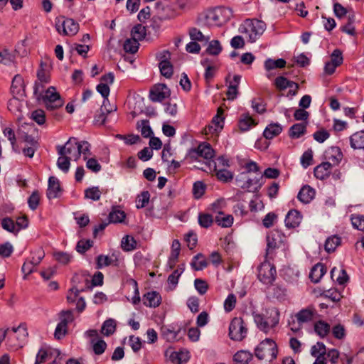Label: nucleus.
<instances>
[{
  "mask_svg": "<svg viewBox=\"0 0 364 364\" xmlns=\"http://www.w3.org/2000/svg\"><path fill=\"white\" fill-rule=\"evenodd\" d=\"M137 241L132 235H127L121 240V248L124 252H131L136 249Z\"/></svg>",
  "mask_w": 364,
  "mask_h": 364,
  "instance_id": "nucleus-43",
  "label": "nucleus"
},
{
  "mask_svg": "<svg viewBox=\"0 0 364 364\" xmlns=\"http://www.w3.org/2000/svg\"><path fill=\"white\" fill-rule=\"evenodd\" d=\"M282 132V127L278 123H272L269 124L263 132V136L269 139L277 136Z\"/></svg>",
  "mask_w": 364,
  "mask_h": 364,
  "instance_id": "nucleus-41",
  "label": "nucleus"
},
{
  "mask_svg": "<svg viewBox=\"0 0 364 364\" xmlns=\"http://www.w3.org/2000/svg\"><path fill=\"white\" fill-rule=\"evenodd\" d=\"M53 256L55 261L63 265L68 264L73 258L71 255L62 251L53 252Z\"/></svg>",
  "mask_w": 364,
  "mask_h": 364,
  "instance_id": "nucleus-53",
  "label": "nucleus"
},
{
  "mask_svg": "<svg viewBox=\"0 0 364 364\" xmlns=\"http://www.w3.org/2000/svg\"><path fill=\"white\" fill-rule=\"evenodd\" d=\"M279 354V348L276 341L272 338H265L255 349L256 358L264 364H274Z\"/></svg>",
  "mask_w": 364,
  "mask_h": 364,
  "instance_id": "nucleus-7",
  "label": "nucleus"
},
{
  "mask_svg": "<svg viewBox=\"0 0 364 364\" xmlns=\"http://www.w3.org/2000/svg\"><path fill=\"white\" fill-rule=\"evenodd\" d=\"M161 74L166 78H171L173 74V67L171 62H159Z\"/></svg>",
  "mask_w": 364,
  "mask_h": 364,
  "instance_id": "nucleus-55",
  "label": "nucleus"
},
{
  "mask_svg": "<svg viewBox=\"0 0 364 364\" xmlns=\"http://www.w3.org/2000/svg\"><path fill=\"white\" fill-rule=\"evenodd\" d=\"M274 85L277 90L282 92L289 87L287 96H294L298 93L299 85L298 83L289 80L284 76H278L274 81Z\"/></svg>",
  "mask_w": 364,
  "mask_h": 364,
  "instance_id": "nucleus-16",
  "label": "nucleus"
},
{
  "mask_svg": "<svg viewBox=\"0 0 364 364\" xmlns=\"http://www.w3.org/2000/svg\"><path fill=\"white\" fill-rule=\"evenodd\" d=\"M333 167L327 162L322 161L314 168V175L316 179L325 181L331 175Z\"/></svg>",
  "mask_w": 364,
  "mask_h": 364,
  "instance_id": "nucleus-22",
  "label": "nucleus"
},
{
  "mask_svg": "<svg viewBox=\"0 0 364 364\" xmlns=\"http://www.w3.org/2000/svg\"><path fill=\"white\" fill-rule=\"evenodd\" d=\"M137 129L141 128V134L143 137L148 138L151 136L153 132L149 124V120L144 119L138 122L136 124Z\"/></svg>",
  "mask_w": 364,
  "mask_h": 364,
  "instance_id": "nucleus-62",
  "label": "nucleus"
},
{
  "mask_svg": "<svg viewBox=\"0 0 364 364\" xmlns=\"http://www.w3.org/2000/svg\"><path fill=\"white\" fill-rule=\"evenodd\" d=\"M215 157V151L213 146L206 141L200 142L196 147L188 149L185 159L189 163L197 162L210 167Z\"/></svg>",
  "mask_w": 364,
  "mask_h": 364,
  "instance_id": "nucleus-3",
  "label": "nucleus"
},
{
  "mask_svg": "<svg viewBox=\"0 0 364 364\" xmlns=\"http://www.w3.org/2000/svg\"><path fill=\"white\" fill-rule=\"evenodd\" d=\"M327 268L325 264L318 262L311 269L309 279L314 283H318L322 277L326 273Z\"/></svg>",
  "mask_w": 364,
  "mask_h": 364,
  "instance_id": "nucleus-32",
  "label": "nucleus"
},
{
  "mask_svg": "<svg viewBox=\"0 0 364 364\" xmlns=\"http://www.w3.org/2000/svg\"><path fill=\"white\" fill-rule=\"evenodd\" d=\"M269 259H266L257 267V279L269 289L277 278V272L275 266L272 264Z\"/></svg>",
  "mask_w": 364,
  "mask_h": 364,
  "instance_id": "nucleus-8",
  "label": "nucleus"
},
{
  "mask_svg": "<svg viewBox=\"0 0 364 364\" xmlns=\"http://www.w3.org/2000/svg\"><path fill=\"white\" fill-rule=\"evenodd\" d=\"M1 227L3 228V229H4L5 230H6L9 232H12V233H15V234H16L18 232L16 225H15L14 220L9 217H6V218H2L1 220Z\"/></svg>",
  "mask_w": 364,
  "mask_h": 364,
  "instance_id": "nucleus-61",
  "label": "nucleus"
},
{
  "mask_svg": "<svg viewBox=\"0 0 364 364\" xmlns=\"http://www.w3.org/2000/svg\"><path fill=\"white\" fill-rule=\"evenodd\" d=\"M139 43L134 38L127 39L124 43V50L126 53L134 54L138 51Z\"/></svg>",
  "mask_w": 364,
  "mask_h": 364,
  "instance_id": "nucleus-56",
  "label": "nucleus"
},
{
  "mask_svg": "<svg viewBox=\"0 0 364 364\" xmlns=\"http://www.w3.org/2000/svg\"><path fill=\"white\" fill-rule=\"evenodd\" d=\"M181 245L178 240H173L171 245V255L168 258V264L171 269L174 268L181 254Z\"/></svg>",
  "mask_w": 364,
  "mask_h": 364,
  "instance_id": "nucleus-31",
  "label": "nucleus"
},
{
  "mask_svg": "<svg viewBox=\"0 0 364 364\" xmlns=\"http://www.w3.org/2000/svg\"><path fill=\"white\" fill-rule=\"evenodd\" d=\"M197 0H162L156 4L164 19L173 18L181 14L187 7L196 3Z\"/></svg>",
  "mask_w": 364,
  "mask_h": 364,
  "instance_id": "nucleus-5",
  "label": "nucleus"
},
{
  "mask_svg": "<svg viewBox=\"0 0 364 364\" xmlns=\"http://www.w3.org/2000/svg\"><path fill=\"white\" fill-rule=\"evenodd\" d=\"M252 354L247 350H239L233 355L234 364H249L252 360Z\"/></svg>",
  "mask_w": 364,
  "mask_h": 364,
  "instance_id": "nucleus-42",
  "label": "nucleus"
},
{
  "mask_svg": "<svg viewBox=\"0 0 364 364\" xmlns=\"http://www.w3.org/2000/svg\"><path fill=\"white\" fill-rule=\"evenodd\" d=\"M308 122H301L293 124L289 130V136L291 139H298L306 133Z\"/></svg>",
  "mask_w": 364,
  "mask_h": 364,
  "instance_id": "nucleus-34",
  "label": "nucleus"
},
{
  "mask_svg": "<svg viewBox=\"0 0 364 364\" xmlns=\"http://www.w3.org/2000/svg\"><path fill=\"white\" fill-rule=\"evenodd\" d=\"M80 291L76 287H73L68 291L66 299L70 304L76 303V310L78 313H82L85 307L86 304L84 299L79 296Z\"/></svg>",
  "mask_w": 364,
  "mask_h": 364,
  "instance_id": "nucleus-20",
  "label": "nucleus"
},
{
  "mask_svg": "<svg viewBox=\"0 0 364 364\" xmlns=\"http://www.w3.org/2000/svg\"><path fill=\"white\" fill-rule=\"evenodd\" d=\"M286 64L285 60L282 58L277 60L268 59L264 62V67L267 70H271L275 68H284Z\"/></svg>",
  "mask_w": 364,
  "mask_h": 364,
  "instance_id": "nucleus-51",
  "label": "nucleus"
},
{
  "mask_svg": "<svg viewBox=\"0 0 364 364\" xmlns=\"http://www.w3.org/2000/svg\"><path fill=\"white\" fill-rule=\"evenodd\" d=\"M96 269H102L103 267L107 266H119V259L117 255L112 254L111 257L107 255H100L96 259Z\"/></svg>",
  "mask_w": 364,
  "mask_h": 364,
  "instance_id": "nucleus-25",
  "label": "nucleus"
},
{
  "mask_svg": "<svg viewBox=\"0 0 364 364\" xmlns=\"http://www.w3.org/2000/svg\"><path fill=\"white\" fill-rule=\"evenodd\" d=\"M350 146L354 149H364V131L356 132L350 137Z\"/></svg>",
  "mask_w": 364,
  "mask_h": 364,
  "instance_id": "nucleus-40",
  "label": "nucleus"
},
{
  "mask_svg": "<svg viewBox=\"0 0 364 364\" xmlns=\"http://www.w3.org/2000/svg\"><path fill=\"white\" fill-rule=\"evenodd\" d=\"M220 209V203L218 201L211 204L210 210L216 213L215 217V223L220 227L223 228H230L234 222V218L230 214H226Z\"/></svg>",
  "mask_w": 364,
  "mask_h": 364,
  "instance_id": "nucleus-14",
  "label": "nucleus"
},
{
  "mask_svg": "<svg viewBox=\"0 0 364 364\" xmlns=\"http://www.w3.org/2000/svg\"><path fill=\"white\" fill-rule=\"evenodd\" d=\"M55 28L60 35L73 36L78 32L80 26L73 18L60 16L56 18Z\"/></svg>",
  "mask_w": 364,
  "mask_h": 364,
  "instance_id": "nucleus-12",
  "label": "nucleus"
},
{
  "mask_svg": "<svg viewBox=\"0 0 364 364\" xmlns=\"http://www.w3.org/2000/svg\"><path fill=\"white\" fill-rule=\"evenodd\" d=\"M321 296L328 299L333 302H338L343 297L341 293L335 288L324 291L321 294Z\"/></svg>",
  "mask_w": 364,
  "mask_h": 364,
  "instance_id": "nucleus-50",
  "label": "nucleus"
},
{
  "mask_svg": "<svg viewBox=\"0 0 364 364\" xmlns=\"http://www.w3.org/2000/svg\"><path fill=\"white\" fill-rule=\"evenodd\" d=\"M267 242L265 258L273 259L275 250L287 243L286 236L281 230H274L267 235Z\"/></svg>",
  "mask_w": 364,
  "mask_h": 364,
  "instance_id": "nucleus-10",
  "label": "nucleus"
},
{
  "mask_svg": "<svg viewBox=\"0 0 364 364\" xmlns=\"http://www.w3.org/2000/svg\"><path fill=\"white\" fill-rule=\"evenodd\" d=\"M198 222L202 228L208 229L214 224L215 217L211 213L200 212L198 216Z\"/></svg>",
  "mask_w": 364,
  "mask_h": 364,
  "instance_id": "nucleus-38",
  "label": "nucleus"
},
{
  "mask_svg": "<svg viewBox=\"0 0 364 364\" xmlns=\"http://www.w3.org/2000/svg\"><path fill=\"white\" fill-rule=\"evenodd\" d=\"M341 149L337 146H332L328 148L323 154V161L327 162L333 166H338L343 159Z\"/></svg>",
  "mask_w": 364,
  "mask_h": 364,
  "instance_id": "nucleus-17",
  "label": "nucleus"
},
{
  "mask_svg": "<svg viewBox=\"0 0 364 364\" xmlns=\"http://www.w3.org/2000/svg\"><path fill=\"white\" fill-rule=\"evenodd\" d=\"M59 157L57 161L58 168L67 172L70 168V161H77L81 154L85 156L90 152V144L86 141L79 142L77 138L70 137L68 141L61 146L57 147Z\"/></svg>",
  "mask_w": 364,
  "mask_h": 364,
  "instance_id": "nucleus-1",
  "label": "nucleus"
},
{
  "mask_svg": "<svg viewBox=\"0 0 364 364\" xmlns=\"http://www.w3.org/2000/svg\"><path fill=\"white\" fill-rule=\"evenodd\" d=\"M165 355L168 357L170 362L173 364H185L190 359V353L187 350L173 351L170 348L166 350Z\"/></svg>",
  "mask_w": 364,
  "mask_h": 364,
  "instance_id": "nucleus-18",
  "label": "nucleus"
},
{
  "mask_svg": "<svg viewBox=\"0 0 364 364\" xmlns=\"http://www.w3.org/2000/svg\"><path fill=\"white\" fill-rule=\"evenodd\" d=\"M343 58L339 49H335L331 55V60L325 64L324 70L328 75L334 73L336 68L343 64Z\"/></svg>",
  "mask_w": 364,
  "mask_h": 364,
  "instance_id": "nucleus-19",
  "label": "nucleus"
},
{
  "mask_svg": "<svg viewBox=\"0 0 364 364\" xmlns=\"http://www.w3.org/2000/svg\"><path fill=\"white\" fill-rule=\"evenodd\" d=\"M191 265L195 271H200L208 266V261L204 255L198 253L193 257Z\"/></svg>",
  "mask_w": 364,
  "mask_h": 364,
  "instance_id": "nucleus-39",
  "label": "nucleus"
},
{
  "mask_svg": "<svg viewBox=\"0 0 364 364\" xmlns=\"http://www.w3.org/2000/svg\"><path fill=\"white\" fill-rule=\"evenodd\" d=\"M171 96V90L164 83H156L149 90V97L153 102H162Z\"/></svg>",
  "mask_w": 364,
  "mask_h": 364,
  "instance_id": "nucleus-15",
  "label": "nucleus"
},
{
  "mask_svg": "<svg viewBox=\"0 0 364 364\" xmlns=\"http://www.w3.org/2000/svg\"><path fill=\"white\" fill-rule=\"evenodd\" d=\"M240 79V75H235L233 76L232 80L230 81L226 91V96L228 100H233L237 97Z\"/></svg>",
  "mask_w": 364,
  "mask_h": 364,
  "instance_id": "nucleus-30",
  "label": "nucleus"
},
{
  "mask_svg": "<svg viewBox=\"0 0 364 364\" xmlns=\"http://www.w3.org/2000/svg\"><path fill=\"white\" fill-rule=\"evenodd\" d=\"M109 223H122L125 222L127 214L119 205L112 206V210L108 215Z\"/></svg>",
  "mask_w": 364,
  "mask_h": 364,
  "instance_id": "nucleus-28",
  "label": "nucleus"
},
{
  "mask_svg": "<svg viewBox=\"0 0 364 364\" xmlns=\"http://www.w3.org/2000/svg\"><path fill=\"white\" fill-rule=\"evenodd\" d=\"M50 67L46 62L41 61L39 68L36 73L37 80L33 85V94H36L38 90L44 89V85L48 84L51 80Z\"/></svg>",
  "mask_w": 364,
  "mask_h": 364,
  "instance_id": "nucleus-13",
  "label": "nucleus"
},
{
  "mask_svg": "<svg viewBox=\"0 0 364 364\" xmlns=\"http://www.w3.org/2000/svg\"><path fill=\"white\" fill-rule=\"evenodd\" d=\"M150 199V193L148 191H142L136 198V206L138 209L147 205Z\"/></svg>",
  "mask_w": 364,
  "mask_h": 364,
  "instance_id": "nucleus-60",
  "label": "nucleus"
},
{
  "mask_svg": "<svg viewBox=\"0 0 364 364\" xmlns=\"http://www.w3.org/2000/svg\"><path fill=\"white\" fill-rule=\"evenodd\" d=\"M43 257V253L38 256V259L35 260L33 258L32 260H26L24 262L22 266V272L24 274L23 278L26 279L27 277L32 272L36 270V266L40 263L41 259Z\"/></svg>",
  "mask_w": 364,
  "mask_h": 364,
  "instance_id": "nucleus-37",
  "label": "nucleus"
},
{
  "mask_svg": "<svg viewBox=\"0 0 364 364\" xmlns=\"http://www.w3.org/2000/svg\"><path fill=\"white\" fill-rule=\"evenodd\" d=\"M212 175L215 176L218 181L223 183H228L232 181L234 176L232 172L225 168L218 169L216 165H215L213 167Z\"/></svg>",
  "mask_w": 364,
  "mask_h": 364,
  "instance_id": "nucleus-35",
  "label": "nucleus"
},
{
  "mask_svg": "<svg viewBox=\"0 0 364 364\" xmlns=\"http://www.w3.org/2000/svg\"><path fill=\"white\" fill-rule=\"evenodd\" d=\"M314 328L316 333L321 338H326L331 331V326L323 320H319L314 323Z\"/></svg>",
  "mask_w": 364,
  "mask_h": 364,
  "instance_id": "nucleus-36",
  "label": "nucleus"
},
{
  "mask_svg": "<svg viewBox=\"0 0 364 364\" xmlns=\"http://www.w3.org/2000/svg\"><path fill=\"white\" fill-rule=\"evenodd\" d=\"M350 220L353 226L360 231H364V215H352Z\"/></svg>",
  "mask_w": 364,
  "mask_h": 364,
  "instance_id": "nucleus-64",
  "label": "nucleus"
},
{
  "mask_svg": "<svg viewBox=\"0 0 364 364\" xmlns=\"http://www.w3.org/2000/svg\"><path fill=\"white\" fill-rule=\"evenodd\" d=\"M302 220L301 213L296 209H291L285 218V225L288 228L294 229L299 226Z\"/></svg>",
  "mask_w": 364,
  "mask_h": 364,
  "instance_id": "nucleus-24",
  "label": "nucleus"
},
{
  "mask_svg": "<svg viewBox=\"0 0 364 364\" xmlns=\"http://www.w3.org/2000/svg\"><path fill=\"white\" fill-rule=\"evenodd\" d=\"M188 34L190 38L196 42H205L206 43L210 40L209 36H204L199 29L195 27L188 29Z\"/></svg>",
  "mask_w": 364,
  "mask_h": 364,
  "instance_id": "nucleus-46",
  "label": "nucleus"
},
{
  "mask_svg": "<svg viewBox=\"0 0 364 364\" xmlns=\"http://www.w3.org/2000/svg\"><path fill=\"white\" fill-rule=\"evenodd\" d=\"M58 316L60 319V323L67 326L72 323L75 320L73 311L70 309L61 311L58 314Z\"/></svg>",
  "mask_w": 364,
  "mask_h": 364,
  "instance_id": "nucleus-57",
  "label": "nucleus"
},
{
  "mask_svg": "<svg viewBox=\"0 0 364 364\" xmlns=\"http://www.w3.org/2000/svg\"><path fill=\"white\" fill-rule=\"evenodd\" d=\"M207 185L202 181H198L193 183L192 193L195 199L201 198L205 193Z\"/></svg>",
  "mask_w": 364,
  "mask_h": 364,
  "instance_id": "nucleus-45",
  "label": "nucleus"
},
{
  "mask_svg": "<svg viewBox=\"0 0 364 364\" xmlns=\"http://www.w3.org/2000/svg\"><path fill=\"white\" fill-rule=\"evenodd\" d=\"M265 23L258 19H247L243 25L242 33L247 35L251 43L256 41L265 30Z\"/></svg>",
  "mask_w": 364,
  "mask_h": 364,
  "instance_id": "nucleus-11",
  "label": "nucleus"
},
{
  "mask_svg": "<svg viewBox=\"0 0 364 364\" xmlns=\"http://www.w3.org/2000/svg\"><path fill=\"white\" fill-rule=\"evenodd\" d=\"M317 314V311L314 307L310 306L306 309L300 310L295 316L299 322L307 323L313 321Z\"/></svg>",
  "mask_w": 364,
  "mask_h": 364,
  "instance_id": "nucleus-26",
  "label": "nucleus"
},
{
  "mask_svg": "<svg viewBox=\"0 0 364 364\" xmlns=\"http://www.w3.org/2000/svg\"><path fill=\"white\" fill-rule=\"evenodd\" d=\"M315 190L309 185H304L300 189L297 198L303 203H310L315 197Z\"/></svg>",
  "mask_w": 364,
  "mask_h": 364,
  "instance_id": "nucleus-29",
  "label": "nucleus"
},
{
  "mask_svg": "<svg viewBox=\"0 0 364 364\" xmlns=\"http://www.w3.org/2000/svg\"><path fill=\"white\" fill-rule=\"evenodd\" d=\"M269 291V294L274 299L282 298L285 295V288L279 284L273 283V285L267 289Z\"/></svg>",
  "mask_w": 364,
  "mask_h": 364,
  "instance_id": "nucleus-49",
  "label": "nucleus"
},
{
  "mask_svg": "<svg viewBox=\"0 0 364 364\" xmlns=\"http://www.w3.org/2000/svg\"><path fill=\"white\" fill-rule=\"evenodd\" d=\"M142 301L145 306L156 308L161 305L162 298L158 291H150L143 295Z\"/></svg>",
  "mask_w": 364,
  "mask_h": 364,
  "instance_id": "nucleus-23",
  "label": "nucleus"
},
{
  "mask_svg": "<svg viewBox=\"0 0 364 364\" xmlns=\"http://www.w3.org/2000/svg\"><path fill=\"white\" fill-rule=\"evenodd\" d=\"M257 124V122L249 113H244L240 116L237 122V127L240 132H246L255 127Z\"/></svg>",
  "mask_w": 364,
  "mask_h": 364,
  "instance_id": "nucleus-27",
  "label": "nucleus"
},
{
  "mask_svg": "<svg viewBox=\"0 0 364 364\" xmlns=\"http://www.w3.org/2000/svg\"><path fill=\"white\" fill-rule=\"evenodd\" d=\"M247 325L241 316L233 317L230 323L228 336L234 341H242L247 336Z\"/></svg>",
  "mask_w": 364,
  "mask_h": 364,
  "instance_id": "nucleus-9",
  "label": "nucleus"
},
{
  "mask_svg": "<svg viewBox=\"0 0 364 364\" xmlns=\"http://www.w3.org/2000/svg\"><path fill=\"white\" fill-rule=\"evenodd\" d=\"M341 243V238L338 235L328 237L325 242L324 249L328 253L333 252Z\"/></svg>",
  "mask_w": 364,
  "mask_h": 364,
  "instance_id": "nucleus-44",
  "label": "nucleus"
},
{
  "mask_svg": "<svg viewBox=\"0 0 364 364\" xmlns=\"http://www.w3.org/2000/svg\"><path fill=\"white\" fill-rule=\"evenodd\" d=\"M36 100L38 102L44 105L48 111H53L61 108L65 101L60 94L57 91L54 86H50L46 90L44 89L38 90L36 94H33Z\"/></svg>",
  "mask_w": 364,
  "mask_h": 364,
  "instance_id": "nucleus-6",
  "label": "nucleus"
},
{
  "mask_svg": "<svg viewBox=\"0 0 364 364\" xmlns=\"http://www.w3.org/2000/svg\"><path fill=\"white\" fill-rule=\"evenodd\" d=\"M41 198V197L39 191L35 190L32 192L31 195L28 199V204L31 210H35L37 209L40 205Z\"/></svg>",
  "mask_w": 364,
  "mask_h": 364,
  "instance_id": "nucleus-58",
  "label": "nucleus"
},
{
  "mask_svg": "<svg viewBox=\"0 0 364 364\" xmlns=\"http://www.w3.org/2000/svg\"><path fill=\"white\" fill-rule=\"evenodd\" d=\"M63 192L59 180L55 176H50L48 178V185L46 190V196L50 200L60 198Z\"/></svg>",
  "mask_w": 364,
  "mask_h": 364,
  "instance_id": "nucleus-21",
  "label": "nucleus"
},
{
  "mask_svg": "<svg viewBox=\"0 0 364 364\" xmlns=\"http://www.w3.org/2000/svg\"><path fill=\"white\" fill-rule=\"evenodd\" d=\"M253 318L257 328L267 334L275 331L279 323L280 313L277 308H269L264 313L253 314Z\"/></svg>",
  "mask_w": 364,
  "mask_h": 364,
  "instance_id": "nucleus-4",
  "label": "nucleus"
},
{
  "mask_svg": "<svg viewBox=\"0 0 364 364\" xmlns=\"http://www.w3.org/2000/svg\"><path fill=\"white\" fill-rule=\"evenodd\" d=\"M146 29L142 24H136L132 30V38L136 41H142L146 37Z\"/></svg>",
  "mask_w": 364,
  "mask_h": 364,
  "instance_id": "nucleus-54",
  "label": "nucleus"
},
{
  "mask_svg": "<svg viewBox=\"0 0 364 364\" xmlns=\"http://www.w3.org/2000/svg\"><path fill=\"white\" fill-rule=\"evenodd\" d=\"M30 118L38 125H44L46 122V112L42 109H37L31 112Z\"/></svg>",
  "mask_w": 364,
  "mask_h": 364,
  "instance_id": "nucleus-47",
  "label": "nucleus"
},
{
  "mask_svg": "<svg viewBox=\"0 0 364 364\" xmlns=\"http://www.w3.org/2000/svg\"><path fill=\"white\" fill-rule=\"evenodd\" d=\"M116 331V322L114 319L106 320L102 327V332L105 336H110Z\"/></svg>",
  "mask_w": 364,
  "mask_h": 364,
  "instance_id": "nucleus-63",
  "label": "nucleus"
},
{
  "mask_svg": "<svg viewBox=\"0 0 364 364\" xmlns=\"http://www.w3.org/2000/svg\"><path fill=\"white\" fill-rule=\"evenodd\" d=\"M104 282V275L101 272H96L90 281L86 279V285L87 289H92L93 287L102 286Z\"/></svg>",
  "mask_w": 364,
  "mask_h": 364,
  "instance_id": "nucleus-52",
  "label": "nucleus"
},
{
  "mask_svg": "<svg viewBox=\"0 0 364 364\" xmlns=\"http://www.w3.org/2000/svg\"><path fill=\"white\" fill-rule=\"evenodd\" d=\"M208 42V46L205 50V52L210 55H219L223 50V47L220 41L218 40H213Z\"/></svg>",
  "mask_w": 364,
  "mask_h": 364,
  "instance_id": "nucleus-48",
  "label": "nucleus"
},
{
  "mask_svg": "<svg viewBox=\"0 0 364 364\" xmlns=\"http://www.w3.org/2000/svg\"><path fill=\"white\" fill-rule=\"evenodd\" d=\"M28 336L27 324L21 323L17 327L0 328V343L6 341L9 348L17 350L23 346Z\"/></svg>",
  "mask_w": 364,
  "mask_h": 364,
  "instance_id": "nucleus-2",
  "label": "nucleus"
},
{
  "mask_svg": "<svg viewBox=\"0 0 364 364\" xmlns=\"http://www.w3.org/2000/svg\"><path fill=\"white\" fill-rule=\"evenodd\" d=\"M183 240L184 242L186 243L187 247L191 250L196 247L198 244V239L196 234L193 230H191L188 233L185 234Z\"/></svg>",
  "mask_w": 364,
  "mask_h": 364,
  "instance_id": "nucleus-59",
  "label": "nucleus"
},
{
  "mask_svg": "<svg viewBox=\"0 0 364 364\" xmlns=\"http://www.w3.org/2000/svg\"><path fill=\"white\" fill-rule=\"evenodd\" d=\"M25 82L22 75L17 74L16 75L11 82V92L14 97L21 95V92H24Z\"/></svg>",
  "mask_w": 364,
  "mask_h": 364,
  "instance_id": "nucleus-33",
  "label": "nucleus"
}]
</instances>
